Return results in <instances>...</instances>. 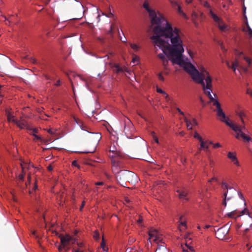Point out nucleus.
Masks as SVG:
<instances>
[{"label":"nucleus","instance_id":"obj_47","mask_svg":"<svg viewBox=\"0 0 252 252\" xmlns=\"http://www.w3.org/2000/svg\"><path fill=\"white\" fill-rule=\"evenodd\" d=\"M60 84V80H58V81H57V82L55 84V85L56 86H59Z\"/></svg>","mask_w":252,"mask_h":252},{"label":"nucleus","instance_id":"obj_8","mask_svg":"<svg viewBox=\"0 0 252 252\" xmlns=\"http://www.w3.org/2000/svg\"><path fill=\"white\" fill-rule=\"evenodd\" d=\"M194 138L197 139L200 143V150L208 149L209 145H208V141H204L202 137L196 132L195 131L193 135Z\"/></svg>","mask_w":252,"mask_h":252},{"label":"nucleus","instance_id":"obj_3","mask_svg":"<svg viewBox=\"0 0 252 252\" xmlns=\"http://www.w3.org/2000/svg\"><path fill=\"white\" fill-rule=\"evenodd\" d=\"M209 14L220 31L227 32L230 30V27L225 24L222 19L215 14L211 9L209 10Z\"/></svg>","mask_w":252,"mask_h":252},{"label":"nucleus","instance_id":"obj_28","mask_svg":"<svg viewBox=\"0 0 252 252\" xmlns=\"http://www.w3.org/2000/svg\"><path fill=\"white\" fill-rule=\"evenodd\" d=\"M37 132V130L35 128L32 129V134L34 136V139H40V137L36 135L35 133Z\"/></svg>","mask_w":252,"mask_h":252},{"label":"nucleus","instance_id":"obj_53","mask_svg":"<svg viewBox=\"0 0 252 252\" xmlns=\"http://www.w3.org/2000/svg\"><path fill=\"white\" fill-rule=\"evenodd\" d=\"M186 2L188 3H189L191 2L192 0H185Z\"/></svg>","mask_w":252,"mask_h":252},{"label":"nucleus","instance_id":"obj_59","mask_svg":"<svg viewBox=\"0 0 252 252\" xmlns=\"http://www.w3.org/2000/svg\"><path fill=\"white\" fill-rule=\"evenodd\" d=\"M188 53H189V56H191L190 51H188Z\"/></svg>","mask_w":252,"mask_h":252},{"label":"nucleus","instance_id":"obj_10","mask_svg":"<svg viewBox=\"0 0 252 252\" xmlns=\"http://www.w3.org/2000/svg\"><path fill=\"white\" fill-rule=\"evenodd\" d=\"M21 167L22 168V174H20L18 176V178L20 180H23L24 179V175L26 174V170L29 169L31 167H32V165L31 164H28L24 161H21L20 163Z\"/></svg>","mask_w":252,"mask_h":252},{"label":"nucleus","instance_id":"obj_30","mask_svg":"<svg viewBox=\"0 0 252 252\" xmlns=\"http://www.w3.org/2000/svg\"><path fill=\"white\" fill-rule=\"evenodd\" d=\"M245 242H246V246L247 248V250L249 251L251 249V247H252V244H251V243L250 242H249L247 241H246Z\"/></svg>","mask_w":252,"mask_h":252},{"label":"nucleus","instance_id":"obj_61","mask_svg":"<svg viewBox=\"0 0 252 252\" xmlns=\"http://www.w3.org/2000/svg\"><path fill=\"white\" fill-rule=\"evenodd\" d=\"M197 228L198 229H200V226L199 225L198 226Z\"/></svg>","mask_w":252,"mask_h":252},{"label":"nucleus","instance_id":"obj_34","mask_svg":"<svg viewBox=\"0 0 252 252\" xmlns=\"http://www.w3.org/2000/svg\"><path fill=\"white\" fill-rule=\"evenodd\" d=\"M158 78L161 81H164V79L161 73L158 74Z\"/></svg>","mask_w":252,"mask_h":252},{"label":"nucleus","instance_id":"obj_43","mask_svg":"<svg viewBox=\"0 0 252 252\" xmlns=\"http://www.w3.org/2000/svg\"><path fill=\"white\" fill-rule=\"evenodd\" d=\"M95 185L96 186H101V185H103V182H96L95 183Z\"/></svg>","mask_w":252,"mask_h":252},{"label":"nucleus","instance_id":"obj_18","mask_svg":"<svg viewBox=\"0 0 252 252\" xmlns=\"http://www.w3.org/2000/svg\"><path fill=\"white\" fill-rule=\"evenodd\" d=\"M157 91L158 93H160V94H162L163 96L165 97V98L166 99V101L168 103H171V98L168 96V94L166 92H165L161 89L159 88H157Z\"/></svg>","mask_w":252,"mask_h":252},{"label":"nucleus","instance_id":"obj_56","mask_svg":"<svg viewBox=\"0 0 252 252\" xmlns=\"http://www.w3.org/2000/svg\"><path fill=\"white\" fill-rule=\"evenodd\" d=\"M205 227L206 228H209L210 227V226L209 225H206Z\"/></svg>","mask_w":252,"mask_h":252},{"label":"nucleus","instance_id":"obj_4","mask_svg":"<svg viewBox=\"0 0 252 252\" xmlns=\"http://www.w3.org/2000/svg\"><path fill=\"white\" fill-rule=\"evenodd\" d=\"M149 240L150 243L154 242L156 244L164 243L163 242V236L157 229L151 228L149 230Z\"/></svg>","mask_w":252,"mask_h":252},{"label":"nucleus","instance_id":"obj_13","mask_svg":"<svg viewBox=\"0 0 252 252\" xmlns=\"http://www.w3.org/2000/svg\"><path fill=\"white\" fill-rule=\"evenodd\" d=\"M246 209H243L242 211L240 212L237 210H234L231 212L228 213L226 214V216L230 218L236 219L237 217H239L245 214Z\"/></svg>","mask_w":252,"mask_h":252},{"label":"nucleus","instance_id":"obj_27","mask_svg":"<svg viewBox=\"0 0 252 252\" xmlns=\"http://www.w3.org/2000/svg\"><path fill=\"white\" fill-rule=\"evenodd\" d=\"M151 135L153 138V140H154V141L157 143V144H158L159 143V141H158V137L157 136V135H156V133L155 132L153 131L151 133Z\"/></svg>","mask_w":252,"mask_h":252},{"label":"nucleus","instance_id":"obj_58","mask_svg":"<svg viewBox=\"0 0 252 252\" xmlns=\"http://www.w3.org/2000/svg\"><path fill=\"white\" fill-rule=\"evenodd\" d=\"M158 189V188H157H157L155 187V188H154V191H155V190H157V189Z\"/></svg>","mask_w":252,"mask_h":252},{"label":"nucleus","instance_id":"obj_64","mask_svg":"<svg viewBox=\"0 0 252 252\" xmlns=\"http://www.w3.org/2000/svg\"><path fill=\"white\" fill-rule=\"evenodd\" d=\"M215 180V179H214V178H212V179H211V180H210V181H209V182H211L212 180Z\"/></svg>","mask_w":252,"mask_h":252},{"label":"nucleus","instance_id":"obj_1","mask_svg":"<svg viewBox=\"0 0 252 252\" xmlns=\"http://www.w3.org/2000/svg\"><path fill=\"white\" fill-rule=\"evenodd\" d=\"M143 7L148 12L152 24L156 25L151 39L156 48L158 47L162 51L158 56L162 61L163 65H166L168 60L173 64L179 65L190 75L194 82L202 85L205 94H215L212 92V79L205 66L198 63L197 69L190 62L184 59V35L182 31L177 27H173L162 13L151 9L147 0H144Z\"/></svg>","mask_w":252,"mask_h":252},{"label":"nucleus","instance_id":"obj_49","mask_svg":"<svg viewBox=\"0 0 252 252\" xmlns=\"http://www.w3.org/2000/svg\"><path fill=\"white\" fill-rule=\"evenodd\" d=\"M179 134H180L181 136H184V134H185V132H184V131H181V132H180Z\"/></svg>","mask_w":252,"mask_h":252},{"label":"nucleus","instance_id":"obj_16","mask_svg":"<svg viewBox=\"0 0 252 252\" xmlns=\"http://www.w3.org/2000/svg\"><path fill=\"white\" fill-rule=\"evenodd\" d=\"M243 31L249 36L250 38H252V30L248 22L246 23V26L243 27Z\"/></svg>","mask_w":252,"mask_h":252},{"label":"nucleus","instance_id":"obj_14","mask_svg":"<svg viewBox=\"0 0 252 252\" xmlns=\"http://www.w3.org/2000/svg\"><path fill=\"white\" fill-rule=\"evenodd\" d=\"M192 20L194 23L196 24V21L199 20H202L203 18V14L202 13H199V14L195 11H193L192 13Z\"/></svg>","mask_w":252,"mask_h":252},{"label":"nucleus","instance_id":"obj_57","mask_svg":"<svg viewBox=\"0 0 252 252\" xmlns=\"http://www.w3.org/2000/svg\"><path fill=\"white\" fill-rule=\"evenodd\" d=\"M126 201L128 202L129 201V200L127 198H126Z\"/></svg>","mask_w":252,"mask_h":252},{"label":"nucleus","instance_id":"obj_52","mask_svg":"<svg viewBox=\"0 0 252 252\" xmlns=\"http://www.w3.org/2000/svg\"><path fill=\"white\" fill-rule=\"evenodd\" d=\"M239 194L240 197H241V198L244 200V197H243L242 194H241V192L239 193Z\"/></svg>","mask_w":252,"mask_h":252},{"label":"nucleus","instance_id":"obj_45","mask_svg":"<svg viewBox=\"0 0 252 252\" xmlns=\"http://www.w3.org/2000/svg\"><path fill=\"white\" fill-rule=\"evenodd\" d=\"M47 168H48V170L52 171L53 169V167L51 165H49L47 167Z\"/></svg>","mask_w":252,"mask_h":252},{"label":"nucleus","instance_id":"obj_41","mask_svg":"<svg viewBox=\"0 0 252 252\" xmlns=\"http://www.w3.org/2000/svg\"><path fill=\"white\" fill-rule=\"evenodd\" d=\"M120 40L123 42H126V38L125 36L124 37H120Z\"/></svg>","mask_w":252,"mask_h":252},{"label":"nucleus","instance_id":"obj_62","mask_svg":"<svg viewBox=\"0 0 252 252\" xmlns=\"http://www.w3.org/2000/svg\"><path fill=\"white\" fill-rule=\"evenodd\" d=\"M33 60H34V61H33V63H35L36 62V61H35V60H34V59Z\"/></svg>","mask_w":252,"mask_h":252},{"label":"nucleus","instance_id":"obj_60","mask_svg":"<svg viewBox=\"0 0 252 252\" xmlns=\"http://www.w3.org/2000/svg\"><path fill=\"white\" fill-rule=\"evenodd\" d=\"M200 100H201L202 103H203V100H202V99L201 98H200Z\"/></svg>","mask_w":252,"mask_h":252},{"label":"nucleus","instance_id":"obj_31","mask_svg":"<svg viewBox=\"0 0 252 252\" xmlns=\"http://www.w3.org/2000/svg\"><path fill=\"white\" fill-rule=\"evenodd\" d=\"M101 247L103 249V251L105 252H107V250L106 249L105 245L103 240L102 241V242L101 243Z\"/></svg>","mask_w":252,"mask_h":252},{"label":"nucleus","instance_id":"obj_36","mask_svg":"<svg viewBox=\"0 0 252 252\" xmlns=\"http://www.w3.org/2000/svg\"><path fill=\"white\" fill-rule=\"evenodd\" d=\"M221 145L219 143H217L216 144H213V148L215 149L221 147Z\"/></svg>","mask_w":252,"mask_h":252},{"label":"nucleus","instance_id":"obj_7","mask_svg":"<svg viewBox=\"0 0 252 252\" xmlns=\"http://www.w3.org/2000/svg\"><path fill=\"white\" fill-rule=\"evenodd\" d=\"M228 231V226H224L217 230L215 233V235L220 240H226L227 238Z\"/></svg>","mask_w":252,"mask_h":252},{"label":"nucleus","instance_id":"obj_21","mask_svg":"<svg viewBox=\"0 0 252 252\" xmlns=\"http://www.w3.org/2000/svg\"><path fill=\"white\" fill-rule=\"evenodd\" d=\"M236 54L239 57L243 55V58L245 61L246 62V63L249 65L251 64V59L249 57L244 56L242 52L236 51Z\"/></svg>","mask_w":252,"mask_h":252},{"label":"nucleus","instance_id":"obj_42","mask_svg":"<svg viewBox=\"0 0 252 252\" xmlns=\"http://www.w3.org/2000/svg\"><path fill=\"white\" fill-rule=\"evenodd\" d=\"M186 246L188 247V248L191 251V252H193L194 251V250H193V248L191 246H189V245H186Z\"/></svg>","mask_w":252,"mask_h":252},{"label":"nucleus","instance_id":"obj_39","mask_svg":"<svg viewBox=\"0 0 252 252\" xmlns=\"http://www.w3.org/2000/svg\"><path fill=\"white\" fill-rule=\"evenodd\" d=\"M202 4L206 7H207V8L210 7L209 4L207 1H204Z\"/></svg>","mask_w":252,"mask_h":252},{"label":"nucleus","instance_id":"obj_48","mask_svg":"<svg viewBox=\"0 0 252 252\" xmlns=\"http://www.w3.org/2000/svg\"><path fill=\"white\" fill-rule=\"evenodd\" d=\"M31 180V176H30V175H28V182H29V184H30Z\"/></svg>","mask_w":252,"mask_h":252},{"label":"nucleus","instance_id":"obj_51","mask_svg":"<svg viewBox=\"0 0 252 252\" xmlns=\"http://www.w3.org/2000/svg\"><path fill=\"white\" fill-rule=\"evenodd\" d=\"M209 144L213 145L214 144L212 141H208V145H209Z\"/></svg>","mask_w":252,"mask_h":252},{"label":"nucleus","instance_id":"obj_63","mask_svg":"<svg viewBox=\"0 0 252 252\" xmlns=\"http://www.w3.org/2000/svg\"><path fill=\"white\" fill-rule=\"evenodd\" d=\"M223 46L221 45V48L222 49H223Z\"/></svg>","mask_w":252,"mask_h":252},{"label":"nucleus","instance_id":"obj_24","mask_svg":"<svg viewBox=\"0 0 252 252\" xmlns=\"http://www.w3.org/2000/svg\"><path fill=\"white\" fill-rule=\"evenodd\" d=\"M236 113V114L241 118L242 122L244 123V120L243 118L246 116L244 111L241 110H237Z\"/></svg>","mask_w":252,"mask_h":252},{"label":"nucleus","instance_id":"obj_17","mask_svg":"<svg viewBox=\"0 0 252 252\" xmlns=\"http://www.w3.org/2000/svg\"><path fill=\"white\" fill-rule=\"evenodd\" d=\"M243 31L249 36L250 38H252V30L248 22L246 23V26L243 27Z\"/></svg>","mask_w":252,"mask_h":252},{"label":"nucleus","instance_id":"obj_50","mask_svg":"<svg viewBox=\"0 0 252 252\" xmlns=\"http://www.w3.org/2000/svg\"><path fill=\"white\" fill-rule=\"evenodd\" d=\"M84 205H85V201H83L82 202V206L80 207V210H81L83 208V207H84Z\"/></svg>","mask_w":252,"mask_h":252},{"label":"nucleus","instance_id":"obj_54","mask_svg":"<svg viewBox=\"0 0 252 252\" xmlns=\"http://www.w3.org/2000/svg\"><path fill=\"white\" fill-rule=\"evenodd\" d=\"M183 252H189V251H188V250H185L184 248H183Z\"/></svg>","mask_w":252,"mask_h":252},{"label":"nucleus","instance_id":"obj_23","mask_svg":"<svg viewBox=\"0 0 252 252\" xmlns=\"http://www.w3.org/2000/svg\"><path fill=\"white\" fill-rule=\"evenodd\" d=\"M223 195H224V200L222 202V204L224 206H226V201L230 200L232 197V196L231 195H228V190H227V191H225L224 192Z\"/></svg>","mask_w":252,"mask_h":252},{"label":"nucleus","instance_id":"obj_9","mask_svg":"<svg viewBox=\"0 0 252 252\" xmlns=\"http://www.w3.org/2000/svg\"><path fill=\"white\" fill-rule=\"evenodd\" d=\"M185 122L188 129H192L194 126L198 124L196 120L191 116L189 117H185Z\"/></svg>","mask_w":252,"mask_h":252},{"label":"nucleus","instance_id":"obj_12","mask_svg":"<svg viewBox=\"0 0 252 252\" xmlns=\"http://www.w3.org/2000/svg\"><path fill=\"white\" fill-rule=\"evenodd\" d=\"M177 192L178 193V195L179 197L181 199L187 200L188 199V190L185 188H181L177 189Z\"/></svg>","mask_w":252,"mask_h":252},{"label":"nucleus","instance_id":"obj_37","mask_svg":"<svg viewBox=\"0 0 252 252\" xmlns=\"http://www.w3.org/2000/svg\"><path fill=\"white\" fill-rule=\"evenodd\" d=\"M221 187H222V188L223 189H228V186L226 183H223L222 184Z\"/></svg>","mask_w":252,"mask_h":252},{"label":"nucleus","instance_id":"obj_33","mask_svg":"<svg viewBox=\"0 0 252 252\" xmlns=\"http://www.w3.org/2000/svg\"><path fill=\"white\" fill-rule=\"evenodd\" d=\"M164 185V182L163 181H159L158 183L157 184V186H158V188H161L162 186Z\"/></svg>","mask_w":252,"mask_h":252},{"label":"nucleus","instance_id":"obj_38","mask_svg":"<svg viewBox=\"0 0 252 252\" xmlns=\"http://www.w3.org/2000/svg\"><path fill=\"white\" fill-rule=\"evenodd\" d=\"M143 221V220L141 217H139L138 220H137V223L140 225Z\"/></svg>","mask_w":252,"mask_h":252},{"label":"nucleus","instance_id":"obj_32","mask_svg":"<svg viewBox=\"0 0 252 252\" xmlns=\"http://www.w3.org/2000/svg\"><path fill=\"white\" fill-rule=\"evenodd\" d=\"M99 233L98 232H95L94 234V238L95 239V240H98L99 239Z\"/></svg>","mask_w":252,"mask_h":252},{"label":"nucleus","instance_id":"obj_19","mask_svg":"<svg viewBox=\"0 0 252 252\" xmlns=\"http://www.w3.org/2000/svg\"><path fill=\"white\" fill-rule=\"evenodd\" d=\"M169 1L173 7H175L176 6L177 7L179 13H180V14H182L183 15L185 16V13L181 10V7L179 5V3L177 1H176L175 0H169Z\"/></svg>","mask_w":252,"mask_h":252},{"label":"nucleus","instance_id":"obj_20","mask_svg":"<svg viewBox=\"0 0 252 252\" xmlns=\"http://www.w3.org/2000/svg\"><path fill=\"white\" fill-rule=\"evenodd\" d=\"M184 217L180 218L179 228L180 230H184L187 228L186 222L183 220Z\"/></svg>","mask_w":252,"mask_h":252},{"label":"nucleus","instance_id":"obj_26","mask_svg":"<svg viewBox=\"0 0 252 252\" xmlns=\"http://www.w3.org/2000/svg\"><path fill=\"white\" fill-rule=\"evenodd\" d=\"M139 62V58L138 57L135 56L133 57L132 61L131 62V63H132V65H135L138 63Z\"/></svg>","mask_w":252,"mask_h":252},{"label":"nucleus","instance_id":"obj_35","mask_svg":"<svg viewBox=\"0 0 252 252\" xmlns=\"http://www.w3.org/2000/svg\"><path fill=\"white\" fill-rule=\"evenodd\" d=\"M247 94L252 97V90L251 89L248 88L247 90Z\"/></svg>","mask_w":252,"mask_h":252},{"label":"nucleus","instance_id":"obj_29","mask_svg":"<svg viewBox=\"0 0 252 252\" xmlns=\"http://www.w3.org/2000/svg\"><path fill=\"white\" fill-rule=\"evenodd\" d=\"M101 138V134L99 133H96L94 134L93 138L95 139L98 142Z\"/></svg>","mask_w":252,"mask_h":252},{"label":"nucleus","instance_id":"obj_22","mask_svg":"<svg viewBox=\"0 0 252 252\" xmlns=\"http://www.w3.org/2000/svg\"><path fill=\"white\" fill-rule=\"evenodd\" d=\"M18 20V15L15 14V15H11L7 19L9 23L16 24Z\"/></svg>","mask_w":252,"mask_h":252},{"label":"nucleus","instance_id":"obj_46","mask_svg":"<svg viewBox=\"0 0 252 252\" xmlns=\"http://www.w3.org/2000/svg\"><path fill=\"white\" fill-rule=\"evenodd\" d=\"M48 132L51 134H54V131H53V129H49L48 130Z\"/></svg>","mask_w":252,"mask_h":252},{"label":"nucleus","instance_id":"obj_6","mask_svg":"<svg viewBox=\"0 0 252 252\" xmlns=\"http://www.w3.org/2000/svg\"><path fill=\"white\" fill-rule=\"evenodd\" d=\"M61 245L59 247V251H61L63 249H68V246L70 245V242H72L74 241L73 238L68 235H65V236H61Z\"/></svg>","mask_w":252,"mask_h":252},{"label":"nucleus","instance_id":"obj_11","mask_svg":"<svg viewBox=\"0 0 252 252\" xmlns=\"http://www.w3.org/2000/svg\"><path fill=\"white\" fill-rule=\"evenodd\" d=\"M227 158L235 165L237 167L240 166V163L237 158L236 153L235 152H229L227 153Z\"/></svg>","mask_w":252,"mask_h":252},{"label":"nucleus","instance_id":"obj_40","mask_svg":"<svg viewBox=\"0 0 252 252\" xmlns=\"http://www.w3.org/2000/svg\"><path fill=\"white\" fill-rule=\"evenodd\" d=\"M72 165L74 166H78V163L76 160H73L72 162Z\"/></svg>","mask_w":252,"mask_h":252},{"label":"nucleus","instance_id":"obj_55","mask_svg":"<svg viewBox=\"0 0 252 252\" xmlns=\"http://www.w3.org/2000/svg\"><path fill=\"white\" fill-rule=\"evenodd\" d=\"M37 185H35V186H34V189H37Z\"/></svg>","mask_w":252,"mask_h":252},{"label":"nucleus","instance_id":"obj_25","mask_svg":"<svg viewBox=\"0 0 252 252\" xmlns=\"http://www.w3.org/2000/svg\"><path fill=\"white\" fill-rule=\"evenodd\" d=\"M130 46L131 48L134 51V52H137L139 49L140 46L134 43H130Z\"/></svg>","mask_w":252,"mask_h":252},{"label":"nucleus","instance_id":"obj_5","mask_svg":"<svg viewBox=\"0 0 252 252\" xmlns=\"http://www.w3.org/2000/svg\"><path fill=\"white\" fill-rule=\"evenodd\" d=\"M109 156L111 158L113 166H117L118 163H116V161L114 159V158H118L121 156V153L119 150V148L118 145V144L116 142H113L111 143L109 148Z\"/></svg>","mask_w":252,"mask_h":252},{"label":"nucleus","instance_id":"obj_15","mask_svg":"<svg viewBox=\"0 0 252 252\" xmlns=\"http://www.w3.org/2000/svg\"><path fill=\"white\" fill-rule=\"evenodd\" d=\"M227 66L231 68L233 71L236 74V69L239 64V62L237 60H235L230 63L229 62L227 61L226 63Z\"/></svg>","mask_w":252,"mask_h":252},{"label":"nucleus","instance_id":"obj_2","mask_svg":"<svg viewBox=\"0 0 252 252\" xmlns=\"http://www.w3.org/2000/svg\"><path fill=\"white\" fill-rule=\"evenodd\" d=\"M5 113L7 116V120L9 122H12L17 125L20 128H29L27 122L23 119H21L18 121L15 118V115L13 112L10 108H7L5 110Z\"/></svg>","mask_w":252,"mask_h":252},{"label":"nucleus","instance_id":"obj_44","mask_svg":"<svg viewBox=\"0 0 252 252\" xmlns=\"http://www.w3.org/2000/svg\"><path fill=\"white\" fill-rule=\"evenodd\" d=\"M177 110H178V112H179L180 114H181L182 115H183V116H184V117H185V114H184V112H182V111H181L179 108H177Z\"/></svg>","mask_w":252,"mask_h":252}]
</instances>
